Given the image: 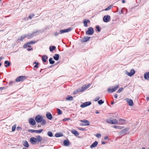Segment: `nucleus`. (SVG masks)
Returning <instances> with one entry per match:
<instances>
[{
	"label": "nucleus",
	"instance_id": "21",
	"mask_svg": "<svg viewBox=\"0 0 149 149\" xmlns=\"http://www.w3.org/2000/svg\"><path fill=\"white\" fill-rule=\"evenodd\" d=\"M129 130V129L128 128H125L122 130L120 131V133L121 134H126V132L127 131Z\"/></svg>",
	"mask_w": 149,
	"mask_h": 149
},
{
	"label": "nucleus",
	"instance_id": "20",
	"mask_svg": "<svg viewBox=\"0 0 149 149\" xmlns=\"http://www.w3.org/2000/svg\"><path fill=\"white\" fill-rule=\"evenodd\" d=\"M48 59V56L46 55H43L42 57V61L44 62H47L46 59Z\"/></svg>",
	"mask_w": 149,
	"mask_h": 149
},
{
	"label": "nucleus",
	"instance_id": "4",
	"mask_svg": "<svg viewBox=\"0 0 149 149\" xmlns=\"http://www.w3.org/2000/svg\"><path fill=\"white\" fill-rule=\"evenodd\" d=\"M38 31L35 30L32 33L29 34L28 35H25L26 38H27L28 39L32 38L34 36H36L37 35V33Z\"/></svg>",
	"mask_w": 149,
	"mask_h": 149
},
{
	"label": "nucleus",
	"instance_id": "14",
	"mask_svg": "<svg viewBox=\"0 0 149 149\" xmlns=\"http://www.w3.org/2000/svg\"><path fill=\"white\" fill-rule=\"evenodd\" d=\"M135 73V71L134 69H132L131 70L130 72H127V74L130 76V77L132 76L134 73Z\"/></svg>",
	"mask_w": 149,
	"mask_h": 149
},
{
	"label": "nucleus",
	"instance_id": "30",
	"mask_svg": "<svg viewBox=\"0 0 149 149\" xmlns=\"http://www.w3.org/2000/svg\"><path fill=\"white\" fill-rule=\"evenodd\" d=\"M4 64L6 65H5V66L6 67H7L10 65V63L9 61H6L4 62Z\"/></svg>",
	"mask_w": 149,
	"mask_h": 149
},
{
	"label": "nucleus",
	"instance_id": "9",
	"mask_svg": "<svg viewBox=\"0 0 149 149\" xmlns=\"http://www.w3.org/2000/svg\"><path fill=\"white\" fill-rule=\"evenodd\" d=\"M111 17L109 15L104 16L103 17V21L105 22H109L110 20Z\"/></svg>",
	"mask_w": 149,
	"mask_h": 149
},
{
	"label": "nucleus",
	"instance_id": "42",
	"mask_svg": "<svg viewBox=\"0 0 149 149\" xmlns=\"http://www.w3.org/2000/svg\"><path fill=\"white\" fill-rule=\"evenodd\" d=\"M70 119V118H65L63 120V121L64 122H66L67 121L69 120Z\"/></svg>",
	"mask_w": 149,
	"mask_h": 149
},
{
	"label": "nucleus",
	"instance_id": "6",
	"mask_svg": "<svg viewBox=\"0 0 149 149\" xmlns=\"http://www.w3.org/2000/svg\"><path fill=\"white\" fill-rule=\"evenodd\" d=\"M94 33V30L93 28L89 27L86 32V34L87 35H92Z\"/></svg>",
	"mask_w": 149,
	"mask_h": 149
},
{
	"label": "nucleus",
	"instance_id": "57",
	"mask_svg": "<svg viewBox=\"0 0 149 149\" xmlns=\"http://www.w3.org/2000/svg\"><path fill=\"white\" fill-rule=\"evenodd\" d=\"M113 127L115 129H117L118 128V126L116 125H113Z\"/></svg>",
	"mask_w": 149,
	"mask_h": 149
},
{
	"label": "nucleus",
	"instance_id": "2",
	"mask_svg": "<svg viewBox=\"0 0 149 149\" xmlns=\"http://www.w3.org/2000/svg\"><path fill=\"white\" fill-rule=\"evenodd\" d=\"M106 121L108 123L112 124H118V121L116 119H113L112 120L107 119Z\"/></svg>",
	"mask_w": 149,
	"mask_h": 149
},
{
	"label": "nucleus",
	"instance_id": "36",
	"mask_svg": "<svg viewBox=\"0 0 149 149\" xmlns=\"http://www.w3.org/2000/svg\"><path fill=\"white\" fill-rule=\"evenodd\" d=\"M26 38L25 35H24V36H22L20 38H18V40H19L22 41L24 38Z\"/></svg>",
	"mask_w": 149,
	"mask_h": 149
},
{
	"label": "nucleus",
	"instance_id": "15",
	"mask_svg": "<svg viewBox=\"0 0 149 149\" xmlns=\"http://www.w3.org/2000/svg\"><path fill=\"white\" fill-rule=\"evenodd\" d=\"M83 91L82 89L81 88L77 89L76 90L74 91L73 92V94H76L78 93H79Z\"/></svg>",
	"mask_w": 149,
	"mask_h": 149
},
{
	"label": "nucleus",
	"instance_id": "46",
	"mask_svg": "<svg viewBox=\"0 0 149 149\" xmlns=\"http://www.w3.org/2000/svg\"><path fill=\"white\" fill-rule=\"evenodd\" d=\"M34 16V15L33 14L31 13L30 15L29 16V19H31Z\"/></svg>",
	"mask_w": 149,
	"mask_h": 149
},
{
	"label": "nucleus",
	"instance_id": "22",
	"mask_svg": "<svg viewBox=\"0 0 149 149\" xmlns=\"http://www.w3.org/2000/svg\"><path fill=\"white\" fill-rule=\"evenodd\" d=\"M90 21L88 19H85L84 21V26L85 27H87L88 26L87 23H89Z\"/></svg>",
	"mask_w": 149,
	"mask_h": 149
},
{
	"label": "nucleus",
	"instance_id": "11",
	"mask_svg": "<svg viewBox=\"0 0 149 149\" xmlns=\"http://www.w3.org/2000/svg\"><path fill=\"white\" fill-rule=\"evenodd\" d=\"M127 103H128L129 105L130 106H132L133 105V102L132 100L131 99H129L128 98H126L125 99Z\"/></svg>",
	"mask_w": 149,
	"mask_h": 149
},
{
	"label": "nucleus",
	"instance_id": "47",
	"mask_svg": "<svg viewBox=\"0 0 149 149\" xmlns=\"http://www.w3.org/2000/svg\"><path fill=\"white\" fill-rule=\"evenodd\" d=\"M16 128V125H14L12 127V131H14L15 130Z\"/></svg>",
	"mask_w": 149,
	"mask_h": 149
},
{
	"label": "nucleus",
	"instance_id": "38",
	"mask_svg": "<svg viewBox=\"0 0 149 149\" xmlns=\"http://www.w3.org/2000/svg\"><path fill=\"white\" fill-rule=\"evenodd\" d=\"M47 135L50 137H52L53 136V134L52 132L51 131H49L47 133Z\"/></svg>",
	"mask_w": 149,
	"mask_h": 149
},
{
	"label": "nucleus",
	"instance_id": "12",
	"mask_svg": "<svg viewBox=\"0 0 149 149\" xmlns=\"http://www.w3.org/2000/svg\"><path fill=\"white\" fill-rule=\"evenodd\" d=\"M90 38V37L89 36H86L82 38L81 39V41L82 42H86L89 40Z\"/></svg>",
	"mask_w": 149,
	"mask_h": 149
},
{
	"label": "nucleus",
	"instance_id": "3",
	"mask_svg": "<svg viewBox=\"0 0 149 149\" xmlns=\"http://www.w3.org/2000/svg\"><path fill=\"white\" fill-rule=\"evenodd\" d=\"M26 77L24 76H21L17 77L15 81L17 82L23 81L26 79Z\"/></svg>",
	"mask_w": 149,
	"mask_h": 149
},
{
	"label": "nucleus",
	"instance_id": "31",
	"mask_svg": "<svg viewBox=\"0 0 149 149\" xmlns=\"http://www.w3.org/2000/svg\"><path fill=\"white\" fill-rule=\"evenodd\" d=\"M54 59L56 61H58L59 58V55L58 54H55L53 56Z\"/></svg>",
	"mask_w": 149,
	"mask_h": 149
},
{
	"label": "nucleus",
	"instance_id": "33",
	"mask_svg": "<svg viewBox=\"0 0 149 149\" xmlns=\"http://www.w3.org/2000/svg\"><path fill=\"white\" fill-rule=\"evenodd\" d=\"M56 48V47L55 46H53L52 47L50 46L49 47V49L50 52H52L54 50H55Z\"/></svg>",
	"mask_w": 149,
	"mask_h": 149
},
{
	"label": "nucleus",
	"instance_id": "19",
	"mask_svg": "<svg viewBox=\"0 0 149 149\" xmlns=\"http://www.w3.org/2000/svg\"><path fill=\"white\" fill-rule=\"evenodd\" d=\"M80 121L81 122H83L85 123L84 125H90L89 121L86 119H84L83 120H81Z\"/></svg>",
	"mask_w": 149,
	"mask_h": 149
},
{
	"label": "nucleus",
	"instance_id": "24",
	"mask_svg": "<svg viewBox=\"0 0 149 149\" xmlns=\"http://www.w3.org/2000/svg\"><path fill=\"white\" fill-rule=\"evenodd\" d=\"M71 132L74 134V135L76 136H78L79 135V133L78 132L74 130H73L72 131H71Z\"/></svg>",
	"mask_w": 149,
	"mask_h": 149
},
{
	"label": "nucleus",
	"instance_id": "50",
	"mask_svg": "<svg viewBox=\"0 0 149 149\" xmlns=\"http://www.w3.org/2000/svg\"><path fill=\"white\" fill-rule=\"evenodd\" d=\"M123 89V88H119V89L118 90V91H117V92L118 93H119L120 92H121L122 91Z\"/></svg>",
	"mask_w": 149,
	"mask_h": 149
},
{
	"label": "nucleus",
	"instance_id": "40",
	"mask_svg": "<svg viewBox=\"0 0 149 149\" xmlns=\"http://www.w3.org/2000/svg\"><path fill=\"white\" fill-rule=\"evenodd\" d=\"M39 65V63H37L36 65L34 66L33 69L34 70H36V69H35V68H38V65Z\"/></svg>",
	"mask_w": 149,
	"mask_h": 149
},
{
	"label": "nucleus",
	"instance_id": "18",
	"mask_svg": "<svg viewBox=\"0 0 149 149\" xmlns=\"http://www.w3.org/2000/svg\"><path fill=\"white\" fill-rule=\"evenodd\" d=\"M46 116L47 118L50 120H51L52 118V116L50 112H47L46 114Z\"/></svg>",
	"mask_w": 149,
	"mask_h": 149
},
{
	"label": "nucleus",
	"instance_id": "58",
	"mask_svg": "<svg viewBox=\"0 0 149 149\" xmlns=\"http://www.w3.org/2000/svg\"><path fill=\"white\" fill-rule=\"evenodd\" d=\"M108 139V136H105L104 137V139L105 140H107Z\"/></svg>",
	"mask_w": 149,
	"mask_h": 149
},
{
	"label": "nucleus",
	"instance_id": "45",
	"mask_svg": "<svg viewBox=\"0 0 149 149\" xmlns=\"http://www.w3.org/2000/svg\"><path fill=\"white\" fill-rule=\"evenodd\" d=\"M77 128L80 130H82L83 131H86V130L84 128L82 127H78Z\"/></svg>",
	"mask_w": 149,
	"mask_h": 149
},
{
	"label": "nucleus",
	"instance_id": "28",
	"mask_svg": "<svg viewBox=\"0 0 149 149\" xmlns=\"http://www.w3.org/2000/svg\"><path fill=\"white\" fill-rule=\"evenodd\" d=\"M89 85H85V86H83L81 88L82 89L83 91L84 90H86L89 88Z\"/></svg>",
	"mask_w": 149,
	"mask_h": 149
},
{
	"label": "nucleus",
	"instance_id": "25",
	"mask_svg": "<svg viewBox=\"0 0 149 149\" xmlns=\"http://www.w3.org/2000/svg\"><path fill=\"white\" fill-rule=\"evenodd\" d=\"M66 100L68 101H72L73 100V97L71 96L68 95L66 98Z\"/></svg>",
	"mask_w": 149,
	"mask_h": 149
},
{
	"label": "nucleus",
	"instance_id": "37",
	"mask_svg": "<svg viewBox=\"0 0 149 149\" xmlns=\"http://www.w3.org/2000/svg\"><path fill=\"white\" fill-rule=\"evenodd\" d=\"M57 113L58 115H61L62 114V111L60 110L59 109L57 108Z\"/></svg>",
	"mask_w": 149,
	"mask_h": 149
},
{
	"label": "nucleus",
	"instance_id": "44",
	"mask_svg": "<svg viewBox=\"0 0 149 149\" xmlns=\"http://www.w3.org/2000/svg\"><path fill=\"white\" fill-rule=\"evenodd\" d=\"M54 35L55 36H58V35H59L60 34V31H59V32H55L54 33Z\"/></svg>",
	"mask_w": 149,
	"mask_h": 149
},
{
	"label": "nucleus",
	"instance_id": "52",
	"mask_svg": "<svg viewBox=\"0 0 149 149\" xmlns=\"http://www.w3.org/2000/svg\"><path fill=\"white\" fill-rule=\"evenodd\" d=\"M101 134H100L99 133H97L96 134V137H97V138H100L101 136Z\"/></svg>",
	"mask_w": 149,
	"mask_h": 149
},
{
	"label": "nucleus",
	"instance_id": "55",
	"mask_svg": "<svg viewBox=\"0 0 149 149\" xmlns=\"http://www.w3.org/2000/svg\"><path fill=\"white\" fill-rule=\"evenodd\" d=\"M100 99V97H97L95 98V101H97V100H98Z\"/></svg>",
	"mask_w": 149,
	"mask_h": 149
},
{
	"label": "nucleus",
	"instance_id": "5",
	"mask_svg": "<svg viewBox=\"0 0 149 149\" xmlns=\"http://www.w3.org/2000/svg\"><path fill=\"white\" fill-rule=\"evenodd\" d=\"M119 87V85H117L113 88L112 89L110 88H109L107 89V91L109 93H111L115 91Z\"/></svg>",
	"mask_w": 149,
	"mask_h": 149
},
{
	"label": "nucleus",
	"instance_id": "51",
	"mask_svg": "<svg viewBox=\"0 0 149 149\" xmlns=\"http://www.w3.org/2000/svg\"><path fill=\"white\" fill-rule=\"evenodd\" d=\"M96 28L97 29V31H98V32H100V27H99V26H96Z\"/></svg>",
	"mask_w": 149,
	"mask_h": 149
},
{
	"label": "nucleus",
	"instance_id": "26",
	"mask_svg": "<svg viewBox=\"0 0 149 149\" xmlns=\"http://www.w3.org/2000/svg\"><path fill=\"white\" fill-rule=\"evenodd\" d=\"M98 142L97 141H95L92 144L91 146L90 147L91 148H94L97 145Z\"/></svg>",
	"mask_w": 149,
	"mask_h": 149
},
{
	"label": "nucleus",
	"instance_id": "23",
	"mask_svg": "<svg viewBox=\"0 0 149 149\" xmlns=\"http://www.w3.org/2000/svg\"><path fill=\"white\" fill-rule=\"evenodd\" d=\"M36 138L37 139V141L38 142H41L42 139V137L39 135L36 136Z\"/></svg>",
	"mask_w": 149,
	"mask_h": 149
},
{
	"label": "nucleus",
	"instance_id": "41",
	"mask_svg": "<svg viewBox=\"0 0 149 149\" xmlns=\"http://www.w3.org/2000/svg\"><path fill=\"white\" fill-rule=\"evenodd\" d=\"M61 136V134H60L59 133H56L55 134V136L56 137H60Z\"/></svg>",
	"mask_w": 149,
	"mask_h": 149
},
{
	"label": "nucleus",
	"instance_id": "48",
	"mask_svg": "<svg viewBox=\"0 0 149 149\" xmlns=\"http://www.w3.org/2000/svg\"><path fill=\"white\" fill-rule=\"evenodd\" d=\"M36 42L37 41H35L32 40L29 42L31 45H32L36 43Z\"/></svg>",
	"mask_w": 149,
	"mask_h": 149
},
{
	"label": "nucleus",
	"instance_id": "63",
	"mask_svg": "<svg viewBox=\"0 0 149 149\" xmlns=\"http://www.w3.org/2000/svg\"><path fill=\"white\" fill-rule=\"evenodd\" d=\"M122 2L123 3H125V0H122Z\"/></svg>",
	"mask_w": 149,
	"mask_h": 149
},
{
	"label": "nucleus",
	"instance_id": "13",
	"mask_svg": "<svg viewBox=\"0 0 149 149\" xmlns=\"http://www.w3.org/2000/svg\"><path fill=\"white\" fill-rule=\"evenodd\" d=\"M30 141L33 144H35L37 142V140L36 138L33 137H31L30 139Z\"/></svg>",
	"mask_w": 149,
	"mask_h": 149
},
{
	"label": "nucleus",
	"instance_id": "39",
	"mask_svg": "<svg viewBox=\"0 0 149 149\" xmlns=\"http://www.w3.org/2000/svg\"><path fill=\"white\" fill-rule=\"evenodd\" d=\"M112 7V6H109L108 7H107L105 9V10L107 11L110 10L111 9Z\"/></svg>",
	"mask_w": 149,
	"mask_h": 149
},
{
	"label": "nucleus",
	"instance_id": "56",
	"mask_svg": "<svg viewBox=\"0 0 149 149\" xmlns=\"http://www.w3.org/2000/svg\"><path fill=\"white\" fill-rule=\"evenodd\" d=\"M27 46L26 44L23 45V47L24 48H27Z\"/></svg>",
	"mask_w": 149,
	"mask_h": 149
},
{
	"label": "nucleus",
	"instance_id": "62",
	"mask_svg": "<svg viewBox=\"0 0 149 149\" xmlns=\"http://www.w3.org/2000/svg\"><path fill=\"white\" fill-rule=\"evenodd\" d=\"M4 87H0V91L1 90H3V89H4Z\"/></svg>",
	"mask_w": 149,
	"mask_h": 149
},
{
	"label": "nucleus",
	"instance_id": "17",
	"mask_svg": "<svg viewBox=\"0 0 149 149\" xmlns=\"http://www.w3.org/2000/svg\"><path fill=\"white\" fill-rule=\"evenodd\" d=\"M119 122H118V123L119 125H123L125 123V120L122 119H119Z\"/></svg>",
	"mask_w": 149,
	"mask_h": 149
},
{
	"label": "nucleus",
	"instance_id": "10",
	"mask_svg": "<svg viewBox=\"0 0 149 149\" xmlns=\"http://www.w3.org/2000/svg\"><path fill=\"white\" fill-rule=\"evenodd\" d=\"M29 123L31 125L34 126L36 124L35 120L32 118H29L28 120Z\"/></svg>",
	"mask_w": 149,
	"mask_h": 149
},
{
	"label": "nucleus",
	"instance_id": "49",
	"mask_svg": "<svg viewBox=\"0 0 149 149\" xmlns=\"http://www.w3.org/2000/svg\"><path fill=\"white\" fill-rule=\"evenodd\" d=\"M35 130L29 129L28 130V131L29 132L33 133L35 132Z\"/></svg>",
	"mask_w": 149,
	"mask_h": 149
},
{
	"label": "nucleus",
	"instance_id": "59",
	"mask_svg": "<svg viewBox=\"0 0 149 149\" xmlns=\"http://www.w3.org/2000/svg\"><path fill=\"white\" fill-rule=\"evenodd\" d=\"M3 58L4 57H3L2 56L0 57V62H1V61L2 60Z\"/></svg>",
	"mask_w": 149,
	"mask_h": 149
},
{
	"label": "nucleus",
	"instance_id": "64",
	"mask_svg": "<svg viewBox=\"0 0 149 149\" xmlns=\"http://www.w3.org/2000/svg\"><path fill=\"white\" fill-rule=\"evenodd\" d=\"M80 125H81V126H84V125H84V124L83 123H81L80 124Z\"/></svg>",
	"mask_w": 149,
	"mask_h": 149
},
{
	"label": "nucleus",
	"instance_id": "32",
	"mask_svg": "<svg viewBox=\"0 0 149 149\" xmlns=\"http://www.w3.org/2000/svg\"><path fill=\"white\" fill-rule=\"evenodd\" d=\"M49 63L51 64H53L55 62L53 60V58H50L49 59Z\"/></svg>",
	"mask_w": 149,
	"mask_h": 149
},
{
	"label": "nucleus",
	"instance_id": "16",
	"mask_svg": "<svg viewBox=\"0 0 149 149\" xmlns=\"http://www.w3.org/2000/svg\"><path fill=\"white\" fill-rule=\"evenodd\" d=\"M144 78L146 80L149 79V72H146L144 75Z\"/></svg>",
	"mask_w": 149,
	"mask_h": 149
},
{
	"label": "nucleus",
	"instance_id": "1",
	"mask_svg": "<svg viewBox=\"0 0 149 149\" xmlns=\"http://www.w3.org/2000/svg\"><path fill=\"white\" fill-rule=\"evenodd\" d=\"M35 120L37 123H41L42 125H45L46 123V120L43 118L42 116L39 115L36 116Z\"/></svg>",
	"mask_w": 149,
	"mask_h": 149
},
{
	"label": "nucleus",
	"instance_id": "43",
	"mask_svg": "<svg viewBox=\"0 0 149 149\" xmlns=\"http://www.w3.org/2000/svg\"><path fill=\"white\" fill-rule=\"evenodd\" d=\"M98 103L100 105H101L104 103V102L102 100H100L98 101Z\"/></svg>",
	"mask_w": 149,
	"mask_h": 149
},
{
	"label": "nucleus",
	"instance_id": "8",
	"mask_svg": "<svg viewBox=\"0 0 149 149\" xmlns=\"http://www.w3.org/2000/svg\"><path fill=\"white\" fill-rule=\"evenodd\" d=\"M91 103L90 101L86 102L80 105V107L82 108H84L87 106L90 105Z\"/></svg>",
	"mask_w": 149,
	"mask_h": 149
},
{
	"label": "nucleus",
	"instance_id": "34",
	"mask_svg": "<svg viewBox=\"0 0 149 149\" xmlns=\"http://www.w3.org/2000/svg\"><path fill=\"white\" fill-rule=\"evenodd\" d=\"M127 10L125 8H123L121 10V12L122 13L124 14L126 13L127 12Z\"/></svg>",
	"mask_w": 149,
	"mask_h": 149
},
{
	"label": "nucleus",
	"instance_id": "7",
	"mask_svg": "<svg viewBox=\"0 0 149 149\" xmlns=\"http://www.w3.org/2000/svg\"><path fill=\"white\" fill-rule=\"evenodd\" d=\"M72 30V28L70 27L67 29H65L63 30H60V34H62L64 33H67L70 32Z\"/></svg>",
	"mask_w": 149,
	"mask_h": 149
},
{
	"label": "nucleus",
	"instance_id": "35",
	"mask_svg": "<svg viewBox=\"0 0 149 149\" xmlns=\"http://www.w3.org/2000/svg\"><path fill=\"white\" fill-rule=\"evenodd\" d=\"M42 131L43 130L42 129H41L39 130H35V132L37 134H39L41 133Z\"/></svg>",
	"mask_w": 149,
	"mask_h": 149
},
{
	"label": "nucleus",
	"instance_id": "27",
	"mask_svg": "<svg viewBox=\"0 0 149 149\" xmlns=\"http://www.w3.org/2000/svg\"><path fill=\"white\" fill-rule=\"evenodd\" d=\"M63 144L65 146H68L70 144V143L69 141L65 140L63 141Z\"/></svg>",
	"mask_w": 149,
	"mask_h": 149
},
{
	"label": "nucleus",
	"instance_id": "60",
	"mask_svg": "<svg viewBox=\"0 0 149 149\" xmlns=\"http://www.w3.org/2000/svg\"><path fill=\"white\" fill-rule=\"evenodd\" d=\"M31 50H33V48H28V49H27V50L28 51H30Z\"/></svg>",
	"mask_w": 149,
	"mask_h": 149
},
{
	"label": "nucleus",
	"instance_id": "54",
	"mask_svg": "<svg viewBox=\"0 0 149 149\" xmlns=\"http://www.w3.org/2000/svg\"><path fill=\"white\" fill-rule=\"evenodd\" d=\"M16 129L17 130L19 131L20 130H21L22 129V128L20 127H17Z\"/></svg>",
	"mask_w": 149,
	"mask_h": 149
},
{
	"label": "nucleus",
	"instance_id": "53",
	"mask_svg": "<svg viewBox=\"0 0 149 149\" xmlns=\"http://www.w3.org/2000/svg\"><path fill=\"white\" fill-rule=\"evenodd\" d=\"M26 44L27 45V46L28 47H30V48L31 47V44H30V43L29 42H27L26 43Z\"/></svg>",
	"mask_w": 149,
	"mask_h": 149
},
{
	"label": "nucleus",
	"instance_id": "61",
	"mask_svg": "<svg viewBox=\"0 0 149 149\" xmlns=\"http://www.w3.org/2000/svg\"><path fill=\"white\" fill-rule=\"evenodd\" d=\"M114 97L115 98H117V95L116 94H115L114 95Z\"/></svg>",
	"mask_w": 149,
	"mask_h": 149
},
{
	"label": "nucleus",
	"instance_id": "29",
	"mask_svg": "<svg viewBox=\"0 0 149 149\" xmlns=\"http://www.w3.org/2000/svg\"><path fill=\"white\" fill-rule=\"evenodd\" d=\"M23 145L26 147L28 148L29 146V145L26 141H25L23 143Z\"/></svg>",
	"mask_w": 149,
	"mask_h": 149
}]
</instances>
